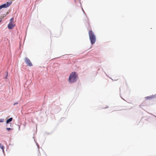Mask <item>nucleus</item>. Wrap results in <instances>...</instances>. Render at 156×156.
I'll use <instances>...</instances> for the list:
<instances>
[{
  "mask_svg": "<svg viewBox=\"0 0 156 156\" xmlns=\"http://www.w3.org/2000/svg\"><path fill=\"white\" fill-rule=\"evenodd\" d=\"M78 77V75L76 72H72L69 76V82L71 83H75L77 80Z\"/></svg>",
  "mask_w": 156,
  "mask_h": 156,
  "instance_id": "f257e3e1",
  "label": "nucleus"
},
{
  "mask_svg": "<svg viewBox=\"0 0 156 156\" xmlns=\"http://www.w3.org/2000/svg\"><path fill=\"white\" fill-rule=\"evenodd\" d=\"M88 34L90 43L91 44L93 45L95 44L96 41V36L91 30L89 31Z\"/></svg>",
  "mask_w": 156,
  "mask_h": 156,
  "instance_id": "f03ea898",
  "label": "nucleus"
},
{
  "mask_svg": "<svg viewBox=\"0 0 156 156\" xmlns=\"http://www.w3.org/2000/svg\"><path fill=\"white\" fill-rule=\"evenodd\" d=\"M12 3L11 1L7 2L6 3L0 5L1 9L2 8H6L9 7Z\"/></svg>",
  "mask_w": 156,
  "mask_h": 156,
  "instance_id": "7ed1b4c3",
  "label": "nucleus"
},
{
  "mask_svg": "<svg viewBox=\"0 0 156 156\" xmlns=\"http://www.w3.org/2000/svg\"><path fill=\"white\" fill-rule=\"evenodd\" d=\"M25 62L28 66L30 67L33 66V65L31 62L30 60L27 57H25Z\"/></svg>",
  "mask_w": 156,
  "mask_h": 156,
  "instance_id": "20e7f679",
  "label": "nucleus"
},
{
  "mask_svg": "<svg viewBox=\"0 0 156 156\" xmlns=\"http://www.w3.org/2000/svg\"><path fill=\"white\" fill-rule=\"evenodd\" d=\"M12 117H11L7 120L6 122V126H7V124H10V126L11 127V125L12 124V123L10 122L12 121Z\"/></svg>",
  "mask_w": 156,
  "mask_h": 156,
  "instance_id": "39448f33",
  "label": "nucleus"
},
{
  "mask_svg": "<svg viewBox=\"0 0 156 156\" xmlns=\"http://www.w3.org/2000/svg\"><path fill=\"white\" fill-rule=\"evenodd\" d=\"M156 98V94L154 95H150L149 96L146 97L145 98L146 100H150L154 98Z\"/></svg>",
  "mask_w": 156,
  "mask_h": 156,
  "instance_id": "423d86ee",
  "label": "nucleus"
},
{
  "mask_svg": "<svg viewBox=\"0 0 156 156\" xmlns=\"http://www.w3.org/2000/svg\"><path fill=\"white\" fill-rule=\"evenodd\" d=\"M15 26V24L12 23H9L8 25V27L9 30L12 29Z\"/></svg>",
  "mask_w": 156,
  "mask_h": 156,
  "instance_id": "0eeeda50",
  "label": "nucleus"
},
{
  "mask_svg": "<svg viewBox=\"0 0 156 156\" xmlns=\"http://www.w3.org/2000/svg\"><path fill=\"white\" fill-rule=\"evenodd\" d=\"M75 3L77 4V5H79L77 4L78 3H79V4L80 5H81V4L80 0H75Z\"/></svg>",
  "mask_w": 156,
  "mask_h": 156,
  "instance_id": "6e6552de",
  "label": "nucleus"
},
{
  "mask_svg": "<svg viewBox=\"0 0 156 156\" xmlns=\"http://www.w3.org/2000/svg\"><path fill=\"white\" fill-rule=\"evenodd\" d=\"M13 22H14V18L13 17H12L10 19L9 23H13Z\"/></svg>",
  "mask_w": 156,
  "mask_h": 156,
  "instance_id": "1a4fd4ad",
  "label": "nucleus"
},
{
  "mask_svg": "<svg viewBox=\"0 0 156 156\" xmlns=\"http://www.w3.org/2000/svg\"><path fill=\"white\" fill-rule=\"evenodd\" d=\"M0 148L2 149H3L4 148V146L3 145V144H2L1 143H0Z\"/></svg>",
  "mask_w": 156,
  "mask_h": 156,
  "instance_id": "9d476101",
  "label": "nucleus"
},
{
  "mask_svg": "<svg viewBox=\"0 0 156 156\" xmlns=\"http://www.w3.org/2000/svg\"><path fill=\"white\" fill-rule=\"evenodd\" d=\"M6 130L8 131L10 130H13V129L10 128H6Z\"/></svg>",
  "mask_w": 156,
  "mask_h": 156,
  "instance_id": "9b49d317",
  "label": "nucleus"
},
{
  "mask_svg": "<svg viewBox=\"0 0 156 156\" xmlns=\"http://www.w3.org/2000/svg\"><path fill=\"white\" fill-rule=\"evenodd\" d=\"M4 121V119H0V123H2Z\"/></svg>",
  "mask_w": 156,
  "mask_h": 156,
  "instance_id": "f8f14e48",
  "label": "nucleus"
},
{
  "mask_svg": "<svg viewBox=\"0 0 156 156\" xmlns=\"http://www.w3.org/2000/svg\"><path fill=\"white\" fill-rule=\"evenodd\" d=\"M36 144L37 146V148H39V144H38V143L37 142H36Z\"/></svg>",
  "mask_w": 156,
  "mask_h": 156,
  "instance_id": "ddd939ff",
  "label": "nucleus"
},
{
  "mask_svg": "<svg viewBox=\"0 0 156 156\" xmlns=\"http://www.w3.org/2000/svg\"><path fill=\"white\" fill-rule=\"evenodd\" d=\"M81 7H82V6H81ZM82 11H83V13H84L85 15L86 16V13H85V12H84V10H83V9L82 7Z\"/></svg>",
  "mask_w": 156,
  "mask_h": 156,
  "instance_id": "4468645a",
  "label": "nucleus"
},
{
  "mask_svg": "<svg viewBox=\"0 0 156 156\" xmlns=\"http://www.w3.org/2000/svg\"><path fill=\"white\" fill-rule=\"evenodd\" d=\"M7 76H8V73H7V74L5 76V79H6L7 78Z\"/></svg>",
  "mask_w": 156,
  "mask_h": 156,
  "instance_id": "2eb2a0df",
  "label": "nucleus"
},
{
  "mask_svg": "<svg viewBox=\"0 0 156 156\" xmlns=\"http://www.w3.org/2000/svg\"><path fill=\"white\" fill-rule=\"evenodd\" d=\"M18 104V102H16V103H15L14 104H13V105H17Z\"/></svg>",
  "mask_w": 156,
  "mask_h": 156,
  "instance_id": "dca6fc26",
  "label": "nucleus"
},
{
  "mask_svg": "<svg viewBox=\"0 0 156 156\" xmlns=\"http://www.w3.org/2000/svg\"><path fill=\"white\" fill-rule=\"evenodd\" d=\"M18 126H19V128H18L19 130L20 131V126L19 125Z\"/></svg>",
  "mask_w": 156,
  "mask_h": 156,
  "instance_id": "f3484780",
  "label": "nucleus"
},
{
  "mask_svg": "<svg viewBox=\"0 0 156 156\" xmlns=\"http://www.w3.org/2000/svg\"><path fill=\"white\" fill-rule=\"evenodd\" d=\"M108 108V106H107L105 108H103L104 109H105V108Z\"/></svg>",
  "mask_w": 156,
  "mask_h": 156,
  "instance_id": "a211bd4d",
  "label": "nucleus"
},
{
  "mask_svg": "<svg viewBox=\"0 0 156 156\" xmlns=\"http://www.w3.org/2000/svg\"><path fill=\"white\" fill-rule=\"evenodd\" d=\"M2 151L3 152V153H4V148L3 149H2Z\"/></svg>",
  "mask_w": 156,
  "mask_h": 156,
  "instance_id": "6ab92c4d",
  "label": "nucleus"
},
{
  "mask_svg": "<svg viewBox=\"0 0 156 156\" xmlns=\"http://www.w3.org/2000/svg\"><path fill=\"white\" fill-rule=\"evenodd\" d=\"M104 72L105 73V74H106V75L107 76H108V75L106 74V73L104 71Z\"/></svg>",
  "mask_w": 156,
  "mask_h": 156,
  "instance_id": "aec40b11",
  "label": "nucleus"
},
{
  "mask_svg": "<svg viewBox=\"0 0 156 156\" xmlns=\"http://www.w3.org/2000/svg\"><path fill=\"white\" fill-rule=\"evenodd\" d=\"M120 97L122 99L124 100L125 101V100L121 96H120Z\"/></svg>",
  "mask_w": 156,
  "mask_h": 156,
  "instance_id": "412c9836",
  "label": "nucleus"
},
{
  "mask_svg": "<svg viewBox=\"0 0 156 156\" xmlns=\"http://www.w3.org/2000/svg\"><path fill=\"white\" fill-rule=\"evenodd\" d=\"M2 21V19H1V20H0V23Z\"/></svg>",
  "mask_w": 156,
  "mask_h": 156,
  "instance_id": "4be33fe9",
  "label": "nucleus"
},
{
  "mask_svg": "<svg viewBox=\"0 0 156 156\" xmlns=\"http://www.w3.org/2000/svg\"><path fill=\"white\" fill-rule=\"evenodd\" d=\"M9 145H11L12 146V145H13V144H9Z\"/></svg>",
  "mask_w": 156,
  "mask_h": 156,
  "instance_id": "5701e85b",
  "label": "nucleus"
},
{
  "mask_svg": "<svg viewBox=\"0 0 156 156\" xmlns=\"http://www.w3.org/2000/svg\"><path fill=\"white\" fill-rule=\"evenodd\" d=\"M26 125V123H25V124H24V126H25Z\"/></svg>",
  "mask_w": 156,
  "mask_h": 156,
  "instance_id": "b1692460",
  "label": "nucleus"
},
{
  "mask_svg": "<svg viewBox=\"0 0 156 156\" xmlns=\"http://www.w3.org/2000/svg\"><path fill=\"white\" fill-rule=\"evenodd\" d=\"M1 9V7L0 6V10Z\"/></svg>",
  "mask_w": 156,
  "mask_h": 156,
  "instance_id": "393cba45",
  "label": "nucleus"
},
{
  "mask_svg": "<svg viewBox=\"0 0 156 156\" xmlns=\"http://www.w3.org/2000/svg\"><path fill=\"white\" fill-rule=\"evenodd\" d=\"M154 116H155V117H156V116H155V115H154Z\"/></svg>",
  "mask_w": 156,
  "mask_h": 156,
  "instance_id": "a878e982",
  "label": "nucleus"
}]
</instances>
